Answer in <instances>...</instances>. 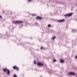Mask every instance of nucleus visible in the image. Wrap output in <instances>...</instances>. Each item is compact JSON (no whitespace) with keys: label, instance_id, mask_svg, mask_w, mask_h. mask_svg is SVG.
<instances>
[{"label":"nucleus","instance_id":"obj_1","mask_svg":"<svg viewBox=\"0 0 77 77\" xmlns=\"http://www.w3.org/2000/svg\"><path fill=\"white\" fill-rule=\"evenodd\" d=\"M3 71L4 72H7V74H8V75H9V74H10V71H9V69L6 68H5L3 69Z\"/></svg>","mask_w":77,"mask_h":77},{"label":"nucleus","instance_id":"obj_2","mask_svg":"<svg viewBox=\"0 0 77 77\" xmlns=\"http://www.w3.org/2000/svg\"><path fill=\"white\" fill-rule=\"evenodd\" d=\"M13 68L14 69H16L17 71H18L19 70V68L18 67L16 66H14L13 67Z\"/></svg>","mask_w":77,"mask_h":77},{"label":"nucleus","instance_id":"obj_3","mask_svg":"<svg viewBox=\"0 0 77 77\" xmlns=\"http://www.w3.org/2000/svg\"><path fill=\"white\" fill-rule=\"evenodd\" d=\"M23 22L21 21H16L13 22V23H22Z\"/></svg>","mask_w":77,"mask_h":77},{"label":"nucleus","instance_id":"obj_4","mask_svg":"<svg viewBox=\"0 0 77 77\" xmlns=\"http://www.w3.org/2000/svg\"><path fill=\"white\" fill-rule=\"evenodd\" d=\"M72 14V13H70L69 14H66L65 15L66 17H71Z\"/></svg>","mask_w":77,"mask_h":77},{"label":"nucleus","instance_id":"obj_5","mask_svg":"<svg viewBox=\"0 0 77 77\" xmlns=\"http://www.w3.org/2000/svg\"><path fill=\"white\" fill-rule=\"evenodd\" d=\"M58 21L60 23H62V22H63L64 21H65V20L62 19V20H59Z\"/></svg>","mask_w":77,"mask_h":77},{"label":"nucleus","instance_id":"obj_6","mask_svg":"<svg viewBox=\"0 0 77 77\" xmlns=\"http://www.w3.org/2000/svg\"><path fill=\"white\" fill-rule=\"evenodd\" d=\"M69 74H71V75H74L75 74V73L73 72H70L69 73Z\"/></svg>","mask_w":77,"mask_h":77},{"label":"nucleus","instance_id":"obj_7","mask_svg":"<svg viewBox=\"0 0 77 77\" xmlns=\"http://www.w3.org/2000/svg\"><path fill=\"white\" fill-rule=\"evenodd\" d=\"M44 64L41 63H39V66H43Z\"/></svg>","mask_w":77,"mask_h":77},{"label":"nucleus","instance_id":"obj_8","mask_svg":"<svg viewBox=\"0 0 77 77\" xmlns=\"http://www.w3.org/2000/svg\"><path fill=\"white\" fill-rule=\"evenodd\" d=\"M60 62L61 63H64L65 62V61H64L63 60L61 59L60 60Z\"/></svg>","mask_w":77,"mask_h":77},{"label":"nucleus","instance_id":"obj_9","mask_svg":"<svg viewBox=\"0 0 77 77\" xmlns=\"http://www.w3.org/2000/svg\"><path fill=\"white\" fill-rule=\"evenodd\" d=\"M42 18L41 17H39V20H42Z\"/></svg>","mask_w":77,"mask_h":77},{"label":"nucleus","instance_id":"obj_10","mask_svg":"<svg viewBox=\"0 0 77 77\" xmlns=\"http://www.w3.org/2000/svg\"><path fill=\"white\" fill-rule=\"evenodd\" d=\"M36 14H32V16H36Z\"/></svg>","mask_w":77,"mask_h":77},{"label":"nucleus","instance_id":"obj_11","mask_svg":"<svg viewBox=\"0 0 77 77\" xmlns=\"http://www.w3.org/2000/svg\"><path fill=\"white\" fill-rule=\"evenodd\" d=\"M56 38V36H55L54 37H52V39H54Z\"/></svg>","mask_w":77,"mask_h":77},{"label":"nucleus","instance_id":"obj_12","mask_svg":"<svg viewBox=\"0 0 77 77\" xmlns=\"http://www.w3.org/2000/svg\"><path fill=\"white\" fill-rule=\"evenodd\" d=\"M48 26L49 27H51V25L50 24H48Z\"/></svg>","mask_w":77,"mask_h":77},{"label":"nucleus","instance_id":"obj_13","mask_svg":"<svg viewBox=\"0 0 77 77\" xmlns=\"http://www.w3.org/2000/svg\"><path fill=\"white\" fill-rule=\"evenodd\" d=\"M41 50H42V49H44V48L43 47H41Z\"/></svg>","mask_w":77,"mask_h":77},{"label":"nucleus","instance_id":"obj_14","mask_svg":"<svg viewBox=\"0 0 77 77\" xmlns=\"http://www.w3.org/2000/svg\"><path fill=\"white\" fill-rule=\"evenodd\" d=\"M34 64H36V61L35 60L34 61Z\"/></svg>","mask_w":77,"mask_h":77},{"label":"nucleus","instance_id":"obj_15","mask_svg":"<svg viewBox=\"0 0 77 77\" xmlns=\"http://www.w3.org/2000/svg\"><path fill=\"white\" fill-rule=\"evenodd\" d=\"M14 77H17V75H14Z\"/></svg>","mask_w":77,"mask_h":77},{"label":"nucleus","instance_id":"obj_16","mask_svg":"<svg viewBox=\"0 0 77 77\" xmlns=\"http://www.w3.org/2000/svg\"><path fill=\"white\" fill-rule=\"evenodd\" d=\"M56 60L54 59V62H56Z\"/></svg>","mask_w":77,"mask_h":77},{"label":"nucleus","instance_id":"obj_17","mask_svg":"<svg viewBox=\"0 0 77 77\" xmlns=\"http://www.w3.org/2000/svg\"><path fill=\"white\" fill-rule=\"evenodd\" d=\"M36 18V19H38L39 18V16L37 17Z\"/></svg>","mask_w":77,"mask_h":77},{"label":"nucleus","instance_id":"obj_18","mask_svg":"<svg viewBox=\"0 0 77 77\" xmlns=\"http://www.w3.org/2000/svg\"><path fill=\"white\" fill-rule=\"evenodd\" d=\"M75 58H76V59H77V56H75Z\"/></svg>","mask_w":77,"mask_h":77},{"label":"nucleus","instance_id":"obj_19","mask_svg":"<svg viewBox=\"0 0 77 77\" xmlns=\"http://www.w3.org/2000/svg\"><path fill=\"white\" fill-rule=\"evenodd\" d=\"M37 64L38 65H39V63H38Z\"/></svg>","mask_w":77,"mask_h":77},{"label":"nucleus","instance_id":"obj_20","mask_svg":"<svg viewBox=\"0 0 77 77\" xmlns=\"http://www.w3.org/2000/svg\"><path fill=\"white\" fill-rule=\"evenodd\" d=\"M38 23H35V24H37Z\"/></svg>","mask_w":77,"mask_h":77},{"label":"nucleus","instance_id":"obj_21","mask_svg":"<svg viewBox=\"0 0 77 77\" xmlns=\"http://www.w3.org/2000/svg\"><path fill=\"white\" fill-rule=\"evenodd\" d=\"M0 18H2V16H1L0 15Z\"/></svg>","mask_w":77,"mask_h":77},{"label":"nucleus","instance_id":"obj_22","mask_svg":"<svg viewBox=\"0 0 77 77\" xmlns=\"http://www.w3.org/2000/svg\"><path fill=\"white\" fill-rule=\"evenodd\" d=\"M28 1H31V0H28Z\"/></svg>","mask_w":77,"mask_h":77},{"label":"nucleus","instance_id":"obj_23","mask_svg":"<svg viewBox=\"0 0 77 77\" xmlns=\"http://www.w3.org/2000/svg\"><path fill=\"white\" fill-rule=\"evenodd\" d=\"M40 77H42V76H41Z\"/></svg>","mask_w":77,"mask_h":77},{"label":"nucleus","instance_id":"obj_24","mask_svg":"<svg viewBox=\"0 0 77 77\" xmlns=\"http://www.w3.org/2000/svg\"><path fill=\"white\" fill-rule=\"evenodd\" d=\"M76 77H77V76H76Z\"/></svg>","mask_w":77,"mask_h":77}]
</instances>
